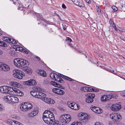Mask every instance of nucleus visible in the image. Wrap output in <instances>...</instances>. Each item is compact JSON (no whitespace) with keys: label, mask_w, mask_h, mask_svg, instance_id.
I'll return each mask as SVG.
<instances>
[{"label":"nucleus","mask_w":125,"mask_h":125,"mask_svg":"<svg viewBox=\"0 0 125 125\" xmlns=\"http://www.w3.org/2000/svg\"><path fill=\"white\" fill-rule=\"evenodd\" d=\"M13 63L15 66L20 68H24L26 65L29 64L27 61L21 58L15 59L13 60Z\"/></svg>","instance_id":"nucleus-2"},{"label":"nucleus","mask_w":125,"mask_h":125,"mask_svg":"<svg viewBox=\"0 0 125 125\" xmlns=\"http://www.w3.org/2000/svg\"><path fill=\"white\" fill-rule=\"evenodd\" d=\"M81 90L84 92L93 91L97 92L99 91V90L94 88L88 87H83L81 88Z\"/></svg>","instance_id":"nucleus-16"},{"label":"nucleus","mask_w":125,"mask_h":125,"mask_svg":"<svg viewBox=\"0 0 125 125\" xmlns=\"http://www.w3.org/2000/svg\"><path fill=\"white\" fill-rule=\"evenodd\" d=\"M11 116L12 118L15 119L19 120L20 119V117L19 116L17 115L14 116L13 115H11Z\"/></svg>","instance_id":"nucleus-37"},{"label":"nucleus","mask_w":125,"mask_h":125,"mask_svg":"<svg viewBox=\"0 0 125 125\" xmlns=\"http://www.w3.org/2000/svg\"><path fill=\"white\" fill-rule=\"evenodd\" d=\"M34 88V90L31 91L30 93L32 96L36 98L38 91H41V89L39 87H35Z\"/></svg>","instance_id":"nucleus-20"},{"label":"nucleus","mask_w":125,"mask_h":125,"mask_svg":"<svg viewBox=\"0 0 125 125\" xmlns=\"http://www.w3.org/2000/svg\"><path fill=\"white\" fill-rule=\"evenodd\" d=\"M26 109L27 111L30 110L32 108L33 106L32 104L31 103H26Z\"/></svg>","instance_id":"nucleus-32"},{"label":"nucleus","mask_w":125,"mask_h":125,"mask_svg":"<svg viewBox=\"0 0 125 125\" xmlns=\"http://www.w3.org/2000/svg\"><path fill=\"white\" fill-rule=\"evenodd\" d=\"M11 95H7L5 96L3 98V101L5 102L10 104V100Z\"/></svg>","instance_id":"nucleus-26"},{"label":"nucleus","mask_w":125,"mask_h":125,"mask_svg":"<svg viewBox=\"0 0 125 125\" xmlns=\"http://www.w3.org/2000/svg\"><path fill=\"white\" fill-rule=\"evenodd\" d=\"M43 82L45 84H47L49 82L47 79H46L44 80Z\"/></svg>","instance_id":"nucleus-54"},{"label":"nucleus","mask_w":125,"mask_h":125,"mask_svg":"<svg viewBox=\"0 0 125 125\" xmlns=\"http://www.w3.org/2000/svg\"><path fill=\"white\" fill-rule=\"evenodd\" d=\"M12 75L15 78L19 79H21L25 76V73L17 69H14L13 71Z\"/></svg>","instance_id":"nucleus-3"},{"label":"nucleus","mask_w":125,"mask_h":125,"mask_svg":"<svg viewBox=\"0 0 125 125\" xmlns=\"http://www.w3.org/2000/svg\"><path fill=\"white\" fill-rule=\"evenodd\" d=\"M109 23L111 24V25L112 26L113 25V24H115L114 22L111 19H110V21H109Z\"/></svg>","instance_id":"nucleus-48"},{"label":"nucleus","mask_w":125,"mask_h":125,"mask_svg":"<svg viewBox=\"0 0 125 125\" xmlns=\"http://www.w3.org/2000/svg\"><path fill=\"white\" fill-rule=\"evenodd\" d=\"M63 79L68 80L71 82H73L74 80L67 76L63 75Z\"/></svg>","instance_id":"nucleus-33"},{"label":"nucleus","mask_w":125,"mask_h":125,"mask_svg":"<svg viewBox=\"0 0 125 125\" xmlns=\"http://www.w3.org/2000/svg\"><path fill=\"white\" fill-rule=\"evenodd\" d=\"M56 113L55 110L53 108H50L49 110H46L43 115V119L44 121L48 125L52 122L56 120L53 114Z\"/></svg>","instance_id":"nucleus-1"},{"label":"nucleus","mask_w":125,"mask_h":125,"mask_svg":"<svg viewBox=\"0 0 125 125\" xmlns=\"http://www.w3.org/2000/svg\"><path fill=\"white\" fill-rule=\"evenodd\" d=\"M122 95L123 96L125 97V92L123 93Z\"/></svg>","instance_id":"nucleus-61"},{"label":"nucleus","mask_w":125,"mask_h":125,"mask_svg":"<svg viewBox=\"0 0 125 125\" xmlns=\"http://www.w3.org/2000/svg\"><path fill=\"white\" fill-rule=\"evenodd\" d=\"M76 5L79 6V7H83L84 6V4L83 2L80 0H75L74 1Z\"/></svg>","instance_id":"nucleus-28"},{"label":"nucleus","mask_w":125,"mask_h":125,"mask_svg":"<svg viewBox=\"0 0 125 125\" xmlns=\"http://www.w3.org/2000/svg\"><path fill=\"white\" fill-rule=\"evenodd\" d=\"M6 44L0 40V46L5 47Z\"/></svg>","instance_id":"nucleus-42"},{"label":"nucleus","mask_w":125,"mask_h":125,"mask_svg":"<svg viewBox=\"0 0 125 125\" xmlns=\"http://www.w3.org/2000/svg\"><path fill=\"white\" fill-rule=\"evenodd\" d=\"M38 73L40 75L43 77H46L47 76L46 71L43 70L39 69Z\"/></svg>","instance_id":"nucleus-29"},{"label":"nucleus","mask_w":125,"mask_h":125,"mask_svg":"<svg viewBox=\"0 0 125 125\" xmlns=\"http://www.w3.org/2000/svg\"><path fill=\"white\" fill-rule=\"evenodd\" d=\"M117 124L116 125H124V124L121 122H117Z\"/></svg>","instance_id":"nucleus-55"},{"label":"nucleus","mask_w":125,"mask_h":125,"mask_svg":"<svg viewBox=\"0 0 125 125\" xmlns=\"http://www.w3.org/2000/svg\"><path fill=\"white\" fill-rule=\"evenodd\" d=\"M11 113H15L17 112V110L16 108H13L11 109Z\"/></svg>","instance_id":"nucleus-44"},{"label":"nucleus","mask_w":125,"mask_h":125,"mask_svg":"<svg viewBox=\"0 0 125 125\" xmlns=\"http://www.w3.org/2000/svg\"><path fill=\"white\" fill-rule=\"evenodd\" d=\"M4 110V107L3 105L0 104V111H2Z\"/></svg>","instance_id":"nucleus-43"},{"label":"nucleus","mask_w":125,"mask_h":125,"mask_svg":"<svg viewBox=\"0 0 125 125\" xmlns=\"http://www.w3.org/2000/svg\"><path fill=\"white\" fill-rule=\"evenodd\" d=\"M112 7L113 10L115 11H116L117 10V8L115 6H113Z\"/></svg>","instance_id":"nucleus-47"},{"label":"nucleus","mask_w":125,"mask_h":125,"mask_svg":"<svg viewBox=\"0 0 125 125\" xmlns=\"http://www.w3.org/2000/svg\"><path fill=\"white\" fill-rule=\"evenodd\" d=\"M10 69V66L4 63L0 62V70L7 71Z\"/></svg>","instance_id":"nucleus-12"},{"label":"nucleus","mask_w":125,"mask_h":125,"mask_svg":"<svg viewBox=\"0 0 125 125\" xmlns=\"http://www.w3.org/2000/svg\"><path fill=\"white\" fill-rule=\"evenodd\" d=\"M43 101L50 104H53L55 103V101L53 99L48 97L45 98Z\"/></svg>","instance_id":"nucleus-25"},{"label":"nucleus","mask_w":125,"mask_h":125,"mask_svg":"<svg viewBox=\"0 0 125 125\" xmlns=\"http://www.w3.org/2000/svg\"><path fill=\"white\" fill-rule=\"evenodd\" d=\"M12 88L6 86H3L0 87V92L2 93L5 94H10L11 93Z\"/></svg>","instance_id":"nucleus-5"},{"label":"nucleus","mask_w":125,"mask_h":125,"mask_svg":"<svg viewBox=\"0 0 125 125\" xmlns=\"http://www.w3.org/2000/svg\"><path fill=\"white\" fill-rule=\"evenodd\" d=\"M90 108L93 112L97 114H100L103 112L101 109L94 105H91L90 107Z\"/></svg>","instance_id":"nucleus-17"},{"label":"nucleus","mask_w":125,"mask_h":125,"mask_svg":"<svg viewBox=\"0 0 125 125\" xmlns=\"http://www.w3.org/2000/svg\"><path fill=\"white\" fill-rule=\"evenodd\" d=\"M11 92V94H11V95H13L20 96H23L24 94L23 93L22 91L13 87L12 88Z\"/></svg>","instance_id":"nucleus-7"},{"label":"nucleus","mask_w":125,"mask_h":125,"mask_svg":"<svg viewBox=\"0 0 125 125\" xmlns=\"http://www.w3.org/2000/svg\"><path fill=\"white\" fill-rule=\"evenodd\" d=\"M59 120L61 122H62V115H61V116H60V117L59 118Z\"/></svg>","instance_id":"nucleus-53"},{"label":"nucleus","mask_w":125,"mask_h":125,"mask_svg":"<svg viewBox=\"0 0 125 125\" xmlns=\"http://www.w3.org/2000/svg\"><path fill=\"white\" fill-rule=\"evenodd\" d=\"M9 41L10 42H8L9 43H10L16 44L17 43V42L14 40L10 38H9Z\"/></svg>","instance_id":"nucleus-39"},{"label":"nucleus","mask_w":125,"mask_h":125,"mask_svg":"<svg viewBox=\"0 0 125 125\" xmlns=\"http://www.w3.org/2000/svg\"><path fill=\"white\" fill-rule=\"evenodd\" d=\"M66 29V27H63V29L64 30H65Z\"/></svg>","instance_id":"nucleus-62"},{"label":"nucleus","mask_w":125,"mask_h":125,"mask_svg":"<svg viewBox=\"0 0 125 125\" xmlns=\"http://www.w3.org/2000/svg\"><path fill=\"white\" fill-rule=\"evenodd\" d=\"M86 2L88 4H90L91 3V1L90 0H85Z\"/></svg>","instance_id":"nucleus-56"},{"label":"nucleus","mask_w":125,"mask_h":125,"mask_svg":"<svg viewBox=\"0 0 125 125\" xmlns=\"http://www.w3.org/2000/svg\"><path fill=\"white\" fill-rule=\"evenodd\" d=\"M13 47L16 50H18L21 52H24L26 54L28 53V52L27 51L19 45H14Z\"/></svg>","instance_id":"nucleus-18"},{"label":"nucleus","mask_w":125,"mask_h":125,"mask_svg":"<svg viewBox=\"0 0 125 125\" xmlns=\"http://www.w3.org/2000/svg\"><path fill=\"white\" fill-rule=\"evenodd\" d=\"M94 125H103L102 123H100L98 122H96Z\"/></svg>","instance_id":"nucleus-50"},{"label":"nucleus","mask_w":125,"mask_h":125,"mask_svg":"<svg viewBox=\"0 0 125 125\" xmlns=\"http://www.w3.org/2000/svg\"><path fill=\"white\" fill-rule=\"evenodd\" d=\"M65 41L66 42L68 41L69 42H72V40L70 38L67 37L65 39Z\"/></svg>","instance_id":"nucleus-45"},{"label":"nucleus","mask_w":125,"mask_h":125,"mask_svg":"<svg viewBox=\"0 0 125 125\" xmlns=\"http://www.w3.org/2000/svg\"><path fill=\"white\" fill-rule=\"evenodd\" d=\"M117 122L115 121L110 122L109 123V125H116Z\"/></svg>","instance_id":"nucleus-40"},{"label":"nucleus","mask_w":125,"mask_h":125,"mask_svg":"<svg viewBox=\"0 0 125 125\" xmlns=\"http://www.w3.org/2000/svg\"><path fill=\"white\" fill-rule=\"evenodd\" d=\"M52 123H51L49 124V125H61L60 124H59V122L57 120H56L52 122Z\"/></svg>","instance_id":"nucleus-34"},{"label":"nucleus","mask_w":125,"mask_h":125,"mask_svg":"<svg viewBox=\"0 0 125 125\" xmlns=\"http://www.w3.org/2000/svg\"><path fill=\"white\" fill-rule=\"evenodd\" d=\"M78 115L79 119L80 121L87 120L90 118L88 115L84 113H78Z\"/></svg>","instance_id":"nucleus-8"},{"label":"nucleus","mask_w":125,"mask_h":125,"mask_svg":"<svg viewBox=\"0 0 125 125\" xmlns=\"http://www.w3.org/2000/svg\"><path fill=\"white\" fill-rule=\"evenodd\" d=\"M110 116L114 121H120L122 118V115L119 113H112L110 114Z\"/></svg>","instance_id":"nucleus-6"},{"label":"nucleus","mask_w":125,"mask_h":125,"mask_svg":"<svg viewBox=\"0 0 125 125\" xmlns=\"http://www.w3.org/2000/svg\"><path fill=\"white\" fill-rule=\"evenodd\" d=\"M121 108V103L118 102L116 103L113 104L110 107L111 110L113 111H118Z\"/></svg>","instance_id":"nucleus-9"},{"label":"nucleus","mask_w":125,"mask_h":125,"mask_svg":"<svg viewBox=\"0 0 125 125\" xmlns=\"http://www.w3.org/2000/svg\"><path fill=\"white\" fill-rule=\"evenodd\" d=\"M56 87L61 89H62V86L60 84H59L58 83L57 86Z\"/></svg>","instance_id":"nucleus-51"},{"label":"nucleus","mask_w":125,"mask_h":125,"mask_svg":"<svg viewBox=\"0 0 125 125\" xmlns=\"http://www.w3.org/2000/svg\"><path fill=\"white\" fill-rule=\"evenodd\" d=\"M19 102V99L17 97L15 96L11 95L10 104H14L18 103Z\"/></svg>","instance_id":"nucleus-23"},{"label":"nucleus","mask_w":125,"mask_h":125,"mask_svg":"<svg viewBox=\"0 0 125 125\" xmlns=\"http://www.w3.org/2000/svg\"><path fill=\"white\" fill-rule=\"evenodd\" d=\"M37 59L39 60H40V58L39 57H38L37 58Z\"/></svg>","instance_id":"nucleus-63"},{"label":"nucleus","mask_w":125,"mask_h":125,"mask_svg":"<svg viewBox=\"0 0 125 125\" xmlns=\"http://www.w3.org/2000/svg\"><path fill=\"white\" fill-rule=\"evenodd\" d=\"M62 75L59 74L58 75L53 73H51L50 74V76L51 78L57 82L61 83L62 81Z\"/></svg>","instance_id":"nucleus-4"},{"label":"nucleus","mask_w":125,"mask_h":125,"mask_svg":"<svg viewBox=\"0 0 125 125\" xmlns=\"http://www.w3.org/2000/svg\"><path fill=\"white\" fill-rule=\"evenodd\" d=\"M38 112V109L37 108H35L28 114L27 116L30 118L33 117L37 115Z\"/></svg>","instance_id":"nucleus-13"},{"label":"nucleus","mask_w":125,"mask_h":125,"mask_svg":"<svg viewBox=\"0 0 125 125\" xmlns=\"http://www.w3.org/2000/svg\"><path fill=\"white\" fill-rule=\"evenodd\" d=\"M9 37H4L3 38V40L6 42H10V41H9Z\"/></svg>","instance_id":"nucleus-41"},{"label":"nucleus","mask_w":125,"mask_h":125,"mask_svg":"<svg viewBox=\"0 0 125 125\" xmlns=\"http://www.w3.org/2000/svg\"><path fill=\"white\" fill-rule=\"evenodd\" d=\"M9 84L10 86L16 87L17 88H21L22 87V86L21 84L14 81H12L10 82Z\"/></svg>","instance_id":"nucleus-19"},{"label":"nucleus","mask_w":125,"mask_h":125,"mask_svg":"<svg viewBox=\"0 0 125 125\" xmlns=\"http://www.w3.org/2000/svg\"><path fill=\"white\" fill-rule=\"evenodd\" d=\"M58 83L54 81H51L50 82L51 84L55 87H56L57 86Z\"/></svg>","instance_id":"nucleus-38"},{"label":"nucleus","mask_w":125,"mask_h":125,"mask_svg":"<svg viewBox=\"0 0 125 125\" xmlns=\"http://www.w3.org/2000/svg\"><path fill=\"white\" fill-rule=\"evenodd\" d=\"M7 123L11 125H24L18 121L11 120H8L7 121Z\"/></svg>","instance_id":"nucleus-22"},{"label":"nucleus","mask_w":125,"mask_h":125,"mask_svg":"<svg viewBox=\"0 0 125 125\" xmlns=\"http://www.w3.org/2000/svg\"><path fill=\"white\" fill-rule=\"evenodd\" d=\"M26 102L22 103L20 105V108L21 110L23 112L27 111L26 109Z\"/></svg>","instance_id":"nucleus-27"},{"label":"nucleus","mask_w":125,"mask_h":125,"mask_svg":"<svg viewBox=\"0 0 125 125\" xmlns=\"http://www.w3.org/2000/svg\"><path fill=\"white\" fill-rule=\"evenodd\" d=\"M96 9L98 13L100 12L101 11V9L98 6H96Z\"/></svg>","instance_id":"nucleus-46"},{"label":"nucleus","mask_w":125,"mask_h":125,"mask_svg":"<svg viewBox=\"0 0 125 125\" xmlns=\"http://www.w3.org/2000/svg\"><path fill=\"white\" fill-rule=\"evenodd\" d=\"M56 94L60 95L62 94V89H60L57 88V91Z\"/></svg>","instance_id":"nucleus-36"},{"label":"nucleus","mask_w":125,"mask_h":125,"mask_svg":"<svg viewBox=\"0 0 125 125\" xmlns=\"http://www.w3.org/2000/svg\"><path fill=\"white\" fill-rule=\"evenodd\" d=\"M3 53V52L2 50L0 49V55H1Z\"/></svg>","instance_id":"nucleus-58"},{"label":"nucleus","mask_w":125,"mask_h":125,"mask_svg":"<svg viewBox=\"0 0 125 125\" xmlns=\"http://www.w3.org/2000/svg\"><path fill=\"white\" fill-rule=\"evenodd\" d=\"M66 8V6L65 5L63 4V9H65Z\"/></svg>","instance_id":"nucleus-59"},{"label":"nucleus","mask_w":125,"mask_h":125,"mask_svg":"<svg viewBox=\"0 0 125 125\" xmlns=\"http://www.w3.org/2000/svg\"><path fill=\"white\" fill-rule=\"evenodd\" d=\"M37 20H39V21H41V22H42V23L44 25H45V24L43 23V22H46V21L43 19L41 17L40 18L38 16L37 17ZM46 24H45L46 25Z\"/></svg>","instance_id":"nucleus-35"},{"label":"nucleus","mask_w":125,"mask_h":125,"mask_svg":"<svg viewBox=\"0 0 125 125\" xmlns=\"http://www.w3.org/2000/svg\"><path fill=\"white\" fill-rule=\"evenodd\" d=\"M46 97V95L40 91H38L36 98L41 99L43 101Z\"/></svg>","instance_id":"nucleus-24"},{"label":"nucleus","mask_w":125,"mask_h":125,"mask_svg":"<svg viewBox=\"0 0 125 125\" xmlns=\"http://www.w3.org/2000/svg\"><path fill=\"white\" fill-rule=\"evenodd\" d=\"M87 98L85 99L86 102L90 103L93 101V99L95 96V95L93 93H88L87 94Z\"/></svg>","instance_id":"nucleus-10"},{"label":"nucleus","mask_w":125,"mask_h":125,"mask_svg":"<svg viewBox=\"0 0 125 125\" xmlns=\"http://www.w3.org/2000/svg\"><path fill=\"white\" fill-rule=\"evenodd\" d=\"M70 115L68 114H64L63 115V124L65 125L66 124L69 123L71 120Z\"/></svg>","instance_id":"nucleus-15"},{"label":"nucleus","mask_w":125,"mask_h":125,"mask_svg":"<svg viewBox=\"0 0 125 125\" xmlns=\"http://www.w3.org/2000/svg\"><path fill=\"white\" fill-rule=\"evenodd\" d=\"M112 27L115 29V30L117 31L118 30V29H117L116 26L115 24H113V26Z\"/></svg>","instance_id":"nucleus-52"},{"label":"nucleus","mask_w":125,"mask_h":125,"mask_svg":"<svg viewBox=\"0 0 125 125\" xmlns=\"http://www.w3.org/2000/svg\"><path fill=\"white\" fill-rule=\"evenodd\" d=\"M110 99V95H104L101 98V101H106Z\"/></svg>","instance_id":"nucleus-30"},{"label":"nucleus","mask_w":125,"mask_h":125,"mask_svg":"<svg viewBox=\"0 0 125 125\" xmlns=\"http://www.w3.org/2000/svg\"><path fill=\"white\" fill-rule=\"evenodd\" d=\"M70 125H76V123H75L74 122H73Z\"/></svg>","instance_id":"nucleus-60"},{"label":"nucleus","mask_w":125,"mask_h":125,"mask_svg":"<svg viewBox=\"0 0 125 125\" xmlns=\"http://www.w3.org/2000/svg\"><path fill=\"white\" fill-rule=\"evenodd\" d=\"M57 88H53L52 89L53 92L56 94L57 93Z\"/></svg>","instance_id":"nucleus-49"},{"label":"nucleus","mask_w":125,"mask_h":125,"mask_svg":"<svg viewBox=\"0 0 125 125\" xmlns=\"http://www.w3.org/2000/svg\"><path fill=\"white\" fill-rule=\"evenodd\" d=\"M76 125H82L81 123L78 122L76 123Z\"/></svg>","instance_id":"nucleus-57"},{"label":"nucleus","mask_w":125,"mask_h":125,"mask_svg":"<svg viewBox=\"0 0 125 125\" xmlns=\"http://www.w3.org/2000/svg\"><path fill=\"white\" fill-rule=\"evenodd\" d=\"M23 83L24 85L29 86H34L37 84L36 81L33 79H31L25 81Z\"/></svg>","instance_id":"nucleus-11"},{"label":"nucleus","mask_w":125,"mask_h":125,"mask_svg":"<svg viewBox=\"0 0 125 125\" xmlns=\"http://www.w3.org/2000/svg\"><path fill=\"white\" fill-rule=\"evenodd\" d=\"M24 71L27 74H31L32 72V70L30 67H27L25 68Z\"/></svg>","instance_id":"nucleus-31"},{"label":"nucleus","mask_w":125,"mask_h":125,"mask_svg":"<svg viewBox=\"0 0 125 125\" xmlns=\"http://www.w3.org/2000/svg\"><path fill=\"white\" fill-rule=\"evenodd\" d=\"M2 34V32L0 31V35H1Z\"/></svg>","instance_id":"nucleus-64"},{"label":"nucleus","mask_w":125,"mask_h":125,"mask_svg":"<svg viewBox=\"0 0 125 125\" xmlns=\"http://www.w3.org/2000/svg\"><path fill=\"white\" fill-rule=\"evenodd\" d=\"M13 3L16 4L18 6V10H22L24 9V8L22 7V5L21 3L18 1V0H12Z\"/></svg>","instance_id":"nucleus-21"},{"label":"nucleus","mask_w":125,"mask_h":125,"mask_svg":"<svg viewBox=\"0 0 125 125\" xmlns=\"http://www.w3.org/2000/svg\"><path fill=\"white\" fill-rule=\"evenodd\" d=\"M67 104L69 107L72 109L74 110H78L79 109L80 106L78 104L74 103H71L70 102H68Z\"/></svg>","instance_id":"nucleus-14"}]
</instances>
